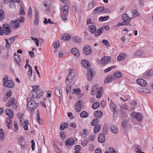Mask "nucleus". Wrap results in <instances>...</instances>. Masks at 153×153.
I'll return each mask as SVG.
<instances>
[{
  "mask_svg": "<svg viewBox=\"0 0 153 153\" xmlns=\"http://www.w3.org/2000/svg\"><path fill=\"white\" fill-rule=\"evenodd\" d=\"M71 53L73 54L76 58L79 57L80 53L78 50L75 48H73L71 50Z\"/></svg>",
  "mask_w": 153,
  "mask_h": 153,
  "instance_id": "nucleus-16",
  "label": "nucleus"
},
{
  "mask_svg": "<svg viewBox=\"0 0 153 153\" xmlns=\"http://www.w3.org/2000/svg\"><path fill=\"white\" fill-rule=\"evenodd\" d=\"M74 70H71L68 73L65 80V83L68 84L71 82L74 77Z\"/></svg>",
  "mask_w": 153,
  "mask_h": 153,
  "instance_id": "nucleus-4",
  "label": "nucleus"
},
{
  "mask_svg": "<svg viewBox=\"0 0 153 153\" xmlns=\"http://www.w3.org/2000/svg\"><path fill=\"white\" fill-rule=\"evenodd\" d=\"M87 113L85 111L81 112L80 114V116L82 118H84L88 116Z\"/></svg>",
  "mask_w": 153,
  "mask_h": 153,
  "instance_id": "nucleus-49",
  "label": "nucleus"
},
{
  "mask_svg": "<svg viewBox=\"0 0 153 153\" xmlns=\"http://www.w3.org/2000/svg\"><path fill=\"white\" fill-rule=\"evenodd\" d=\"M139 91L142 93H150V90L146 88H143L141 89L140 91Z\"/></svg>",
  "mask_w": 153,
  "mask_h": 153,
  "instance_id": "nucleus-48",
  "label": "nucleus"
},
{
  "mask_svg": "<svg viewBox=\"0 0 153 153\" xmlns=\"http://www.w3.org/2000/svg\"><path fill=\"white\" fill-rule=\"evenodd\" d=\"M111 132L114 134H117L119 131V129L115 125H112L110 127Z\"/></svg>",
  "mask_w": 153,
  "mask_h": 153,
  "instance_id": "nucleus-19",
  "label": "nucleus"
},
{
  "mask_svg": "<svg viewBox=\"0 0 153 153\" xmlns=\"http://www.w3.org/2000/svg\"><path fill=\"white\" fill-rule=\"evenodd\" d=\"M103 30V28H100L98 29L97 31H95L94 33L95 36H97L100 35L102 33Z\"/></svg>",
  "mask_w": 153,
  "mask_h": 153,
  "instance_id": "nucleus-35",
  "label": "nucleus"
},
{
  "mask_svg": "<svg viewBox=\"0 0 153 153\" xmlns=\"http://www.w3.org/2000/svg\"><path fill=\"white\" fill-rule=\"evenodd\" d=\"M88 141H89L88 140H85L83 141H82L81 142V143L82 146H85L88 143Z\"/></svg>",
  "mask_w": 153,
  "mask_h": 153,
  "instance_id": "nucleus-63",
  "label": "nucleus"
},
{
  "mask_svg": "<svg viewBox=\"0 0 153 153\" xmlns=\"http://www.w3.org/2000/svg\"><path fill=\"white\" fill-rule=\"evenodd\" d=\"M32 74V68L31 66H29V68L28 69V71L27 74L28 75L30 76Z\"/></svg>",
  "mask_w": 153,
  "mask_h": 153,
  "instance_id": "nucleus-62",
  "label": "nucleus"
},
{
  "mask_svg": "<svg viewBox=\"0 0 153 153\" xmlns=\"http://www.w3.org/2000/svg\"><path fill=\"white\" fill-rule=\"evenodd\" d=\"M87 75V79L89 81H91L92 78L95 76V71L94 69L90 68L88 70Z\"/></svg>",
  "mask_w": 153,
  "mask_h": 153,
  "instance_id": "nucleus-6",
  "label": "nucleus"
},
{
  "mask_svg": "<svg viewBox=\"0 0 153 153\" xmlns=\"http://www.w3.org/2000/svg\"><path fill=\"white\" fill-rule=\"evenodd\" d=\"M83 52L86 55H90L91 53V47L88 45H85L83 48Z\"/></svg>",
  "mask_w": 153,
  "mask_h": 153,
  "instance_id": "nucleus-10",
  "label": "nucleus"
},
{
  "mask_svg": "<svg viewBox=\"0 0 153 153\" xmlns=\"http://www.w3.org/2000/svg\"><path fill=\"white\" fill-rule=\"evenodd\" d=\"M110 107L111 111L113 112H115L117 111L115 104L113 102H111L110 104Z\"/></svg>",
  "mask_w": 153,
  "mask_h": 153,
  "instance_id": "nucleus-39",
  "label": "nucleus"
},
{
  "mask_svg": "<svg viewBox=\"0 0 153 153\" xmlns=\"http://www.w3.org/2000/svg\"><path fill=\"white\" fill-rule=\"evenodd\" d=\"M80 91L81 90L79 88L77 89H74L71 91L72 94H74L76 93V95H78L79 94Z\"/></svg>",
  "mask_w": 153,
  "mask_h": 153,
  "instance_id": "nucleus-42",
  "label": "nucleus"
},
{
  "mask_svg": "<svg viewBox=\"0 0 153 153\" xmlns=\"http://www.w3.org/2000/svg\"><path fill=\"white\" fill-rule=\"evenodd\" d=\"M131 116L136 120L140 122H141L143 119V116L141 113H137L135 112H133L131 113Z\"/></svg>",
  "mask_w": 153,
  "mask_h": 153,
  "instance_id": "nucleus-5",
  "label": "nucleus"
},
{
  "mask_svg": "<svg viewBox=\"0 0 153 153\" xmlns=\"http://www.w3.org/2000/svg\"><path fill=\"white\" fill-rule=\"evenodd\" d=\"M27 107L30 110H34L36 108L37 104L34 101L31 100L30 98L27 97Z\"/></svg>",
  "mask_w": 153,
  "mask_h": 153,
  "instance_id": "nucleus-1",
  "label": "nucleus"
},
{
  "mask_svg": "<svg viewBox=\"0 0 153 153\" xmlns=\"http://www.w3.org/2000/svg\"><path fill=\"white\" fill-rule=\"evenodd\" d=\"M127 123L128 121L127 120H124L122 122V126L124 128L126 127L127 126Z\"/></svg>",
  "mask_w": 153,
  "mask_h": 153,
  "instance_id": "nucleus-61",
  "label": "nucleus"
},
{
  "mask_svg": "<svg viewBox=\"0 0 153 153\" xmlns=\"http://www.w3.org/2000/svg\"><path fill=\"white\" fill-rule=\"evenodd\" d=\"M104 10V7L102 6L100 7H98L93 11L94 14H98L102 12Z\"/></svg>",
  "mask_w": 153,
  "mask_h": 153,
  "instance_id": "nucleus-20",
  "label": "nucleus"
},
{
  "mask_svg": "<svg viewBox=\"0 0 153 153\" xmlns=\"http://www.w3.org/2000/svg\"><path fill=\"white\" fill-rule=\"evenodd\" d=\"M13 123H14V131L17 132L19 130V127L16 121H14Z\"/></svg>",
  "mask_w": 153,
  "mask_h": 153,
  "instance_id": "nucleus-53",
  "label": "nucleus"
},
{
  "mask_svg": "<svg viewBox=\"0 0 153 153\" xmlns=\"http://www.w3.org/2000/svg\"><path fill=\"white\" fill-rule=\"evenodd\" d=\"M20 123L22 126H23V128L25 130H28V126L29 123L28 120L22 121V119L20 120Z\"/></svg>",
  "mask_w": 153,
  "mask_h": 153,
  "instance_id": "nucleus-17",
  "label": "nucleus"
},
{
  "mask_svg": "<svg viewBox=\"0 0 153 153\" xmlns=\"http://www.w3.org/2000/svg\"><path fill=\"white\" fill-rule=\"evenodd\" d=\"M109 18L108 16H107L104 17H100L99 18V20L100 21H105L108 19Z\"/></svg>",
  "mask_w": 153,
  "mask_h": 153,
  "instance_id": "nucleus-58",
  "label": "nucleus"
},
{
  "mask_svg": "<svg viewBox=\"0 0 153 153\" xmlns=\"http://www.w3.org/2000/svg\"><path fill=\"white\" fill-rule=\"evenodd\" d=\"M30 96L31 97L35 98L37 97L38 94L36 92L34 91V90H32L30 94Z\"/></svg>",
  "mask_w": 153,
  "mask_h": 153,
  "instance_id": "nucleus-33",
  "label": "nucleus"
},
{
  "mask_svg": "<svg viewBox=\"0 0 153 153\" xmlns=\"http://www.w3.org/2000/svg\"><path fill=\"white\" fill-rule=\"evenodd\" d=\"M75 142V140L73 139L69 138L66 140L65 144L66 146H68L74 144Z\"/></svg>",
  "mask_w": 153,
  "mask_h": 153,
  "instance_id": "nucleus-21",
  "label": "nucleus"
},
{
  "mask_svg": "<svg viewBox=\"0 0 153 153\" xmlns=\"http://www.w3.org/2000/svg\"><path fill=\"white\" fill-rule=\"evenodd\" d=\"M62 87L61 85L58 86V87L56 88L55 91V93L57 97L59 98V103H60L61 102V98L60 97L62 96V92L61 93L60 91V90L62 89Z\"/></svg>",
  "mask_w": 153,
  "mask_h": 153,
  "instance_id": "nucleus-7",
  "label": "nucleus"
},
{
  "mask_svg": "<svg viewBox=\"0 0 153 153\" xmlns=\"http://www.w3.org/2000/svg\"><path fill=\"white\" fill-rule=\"evenodd\" d=\"M3 32L6 35L8 34L10 31V27L7 24H4L3 25Z\"/></svg>",
  "mask_w": 153,
  "mask_h": 153,
  "instance_id": "nucleus-15",
  "label": "nucleus"
},
{
  "mask_svg": "<svg viewBox=\"0 0 153 153\" xmlns=\"http://www.w3.org/2000/svg\"><path fill=\"white\" fill-rule=\"evenodd\" d=\"M13 41L9 42L7 39H5V41H6V44L5 45V48L9 49L10 48V45H11L13 43V40L14 39V38H12Z\"/></svg>",
  "mask_w": 153,
  "mask_h": 153,
  "instance_id": "nucleus-27",
  "label": "nucleus"
},
{
  "mask_svg": "<svg viewBox=\"0 0 153 153\" xmlns=\"http://www.w3.org/2000/svg\"><path fill=\"white\" fill-rule=\"evenodd\" d=\"M153 74L152 71H150L145 73L144 74V77L146 78H148Z\"/></svg>",
  "mask_w": 153,
  "mask_h": 153,
  "instance_id": "nucleus-43",
  "label": "nucleus"
},
{
  "mask_svg": "<svg viewBox=\"0 0 153 153\" xmlns=\"http://www.w3.org/2000/svg\"><path fill=\"white\" fill-rule=\"evenodd\" d=\"M72 39L74 42L76 43H79L82 41L81 39L77 36H75L73 37Z\"/></svg>",
  "mask_w": 153,
  "mask_h": 153,
  "instance_id": "nucleus-32",
  "label": "nucleus"
},
{
  "mask_svg": "<svg viewBox=\"0 0 153 153\" xmlns=\"http://www.w3.org/2000/svg\"><path fill=\"white\" fill-rule=\"evenodd\" d=\"M10 25L14 29L18 28L20 26L19 21L18 19H15L10 22Z\"/></svg>",
  "mask_w": 153,
  "mask_h": 153,
  "instance_id": "nucleus-12",
  "label": "nucleus"
},
{
  "mask_svg": "<svg viewBox=\"0 0 153 153\" xmlns=\"http://www.w3.org/2000/svg\"><path fill=\"white\" fill-rule=\"evenodd\" d=\"M120 108L121 109L125 110H127L128 109V107L125 104L122 105L120 106Z\"/></svg>",
  "mask_w": 153,
  "mask_h": 153,
  "instance_id": "nucleus-64",
  "label": "nucleus"
},
{
  "mask_svg": "<svg viewBox=\"0 0 153 153\" xmlns=\"http://www.w3.org/2000/svg\"><path fill=\"white\" fill-rule=\"evenodd\" d=\"M88 28L92 33H94L96 29V27L95 26L93 25H90L88 27Z\"/></svg>",
  "mask_w": 153,
  "mask_h": 153,
  "instance_id": "nucleus-30",
  "label": "nucleus"
},
{
  "mask_svg": "<svg viewBox=\"0 0 153 153\" xmlns=\"http://www.w3.org/2000/svg\"><path fill=\"white\" fill-rule=\"evenodd\" d=\"M131 19L139 16V13L135 10H132L131 11Z\"/></svg>",
  "mask_w": 153,
  "mask_h": 153,
  "instance_id": "nucleus-25",
  "label": "nucleus"
},
{
  "mask_svg": "<svg viewBox=\"0 0 153 153\" xmlns=\"http://www.w3.org/2000/svg\"><path fill=\"white\" fill-rule=\"evenodd\" d=\"M43 23L45 24H47L48 23L50 24H52L53 23V22L51 21L50 19H49L48 20H47V19L46 18L44 19V20L43 21Z\"/></svg>",
  "mask_w": 153,
  "mask_h": 153,
  "instance_id": "nucleus-55",
  "label": "nucleus"
},
{
  "mask_svg": "<svg viewBox=\"0 0 153 153\" xmlns=\"http://www.w3.org/2000/svg\"><path fill=\"white\" fill-rule=\"evenodd\" d=\"M81 62L82 66L85 68H88L91 67V65L90 62L86 59L82 60Z\"/></svg>",
  "mask_w": 153,
  "mask_h": 153,
  "instance_id": "nucleus-14",
  "label": "nucleus"
},
{
  "mask_svg": "<svg viewBox=\"0 0 153 153\" xmlns=\"http://www.w3.org/2000/svg\"><path fill=\"white\" fill-rule=\"evenodd\" d=\"M99 90L98 85L97 84L94 85L92 88L91 94L92 95H94Z\"/></svg>",
  "mask_w": 153,
  "mask_h": 153,
  "instance_id": "nucleus-22",
  "label": "nucleus"
},
{
  "mask_svg": "<svg viewBox=\"0 0 153 153\" xmlns=\"http://www.w3.org/2000/svg\"><path fill=\"white\" fill-rule=\"evenodd\" d=\"M59 46V42L58 40L56 41L53 45V47L55 48H58Z\"/></svg>",
  "mask_w": 153,
  "mask_h": 153,
  "instance_id": "nucleus-56",
  "label": "nucleus"
},
{
  "mask_svg": "<svg viewBox=\"0 0 153 153\" xmlns=\"http://www.w3.org/2000/svg\"><path fill=\"white\" fill-rule=\"evenodd\" d=\"M102 112L100 111H97L94 113V115L96 117L101 118L102 116Z\"/></svg>",
  "mask_w": 153,
  "mask_h": 153,
  "instance_id": "nucleus-29",
  "label": "nucleus"
},
{
  "mask_svg": "<svg viewBox=\"0 0 153 153\" xmlns=\"http://www.w3.org/2000/svg\"><path fill=\"white\" fill-rule=\"evenodd\" d=\"M114 77L112 76H109L105 78V82L106 83L109 82L110 81L114 80Z\"/></svg>",
  "mask_w": 153,
  "mask_h": 153,
  "instance_id": "nucleus-36",
  "label": "nucleus"
},
{
  "mask_svg": "<svg viewBox=\"0 0 153 153\" xmlns=\"http://www.w3.org/2000/svg\"><path fill=\"white\" fill-rule=\"evenodd\" d=\"M134 147L137 149L135 151L136 153H139L141 151V147L140 146L136 145L134 146Z\"/></svg>",
  "mask_w": 153,
  "mask_h": 153,
  "instance_id": "nucleus-50",
  "label": "nucleus"
},
{
  "mask_svg": "<svg viewBox=\"0 0 153 153\" xmlns=\"http://www.w3.org/2000/svg\"><path fill=\"white\" fill-rule=\"evenodd\" d=\"M5 113L10 118H13L14 113L12 110L10 109H7L5 111Z\"/></svg>",
  "mask_w": 153,
  "mask_h": 153,
  "instance_id": "nucleus-24",
  "label": "nucleus"
},
{
  "mask_svg": "<svg viewBox=\"0 0 153 153\" xmlns=\"http://www.w3.org/2000/svg\"><path fill=\"white\" fill-rule=\"evenodd\" d=\"M83 104V102L81 100L78 101L75 104V108L77 112H80L82 108V106Z\"/></svg>",
  "mask_w": 153,
  "mask_h": 153,
  "instance_id": "nucleus-9",
  "label": "nucleus"
},
{
  "mask_svg": "<svg viewBox=\"0 0 153 153\" xmlns=\"http://www.w3.org/2000/svg\"><path fill=\"white\" fill-rule=\"evenodd\" d=\"M116 67L115 65H113L111 66V67H109L106 69H105L104 71V72L105 73H106L108 72H109L111 70L113 69H114Z\"/></svg>",
  "mask_w": 153,
  "mask_h": 153,
  "instance_id": "nucleus-54",
  "label": "nucleus"
},
{
  "mask_svg": "<svg viewBox=\"0 0 153 153\" xmlns=\"http://www.w3.org/2000/svg\"><path fill=\"white\" fill-rule=\"evenodd\" d=\"M105 138L104 135L102 133H100L98 136L99 142L101 143H103L105 142Z\"/></svg>",
  "mask_w": 153,
  "mask_h": 153,
  "instance_id": "nucleus-23",
  "label": "nucleus"
},
{
  "mask_svg": "<svg viewBox=\"0 0 153 153\" xmlns=\"http://www.w3.org/2000/svg\"><path fill=\"white\" fill-rule=\"evenodd\" d=\"M18 142V144L20 145L24 143V141L25 140V138L23 136H21L18 138L17 140Z\"/></svg>",
  "mask_w": 153,
  "mask_h": 153,
  "instance_id": "nucleus-47",
  "label": "nucleus"
},
{
  "mask_svg": "<svg viewBox=\"0 0 153 153\" xmlns=\"http://www.w3.org/2000/svg\"><path fill=\"white\" fill-rule=\"evenodd\" d=\"M69 7L67 5H64L62 7L63 13L65 15H68V14Z\"/></svg>",
  "mask_w": 153,
  "mask_h": 153,
  "instance_id": "nucleus-28",
  "label": "nucleus"
},
{
  "mask_svg": "<svg viewBox=\"0 0 153 153\" xmlns=\"http://www.w3.org/2000/svg\"><path fill=\"white\" fill-rule=\"evenodd\" d=\"M99 122V120L97 118L93 120L91 122V125L92 126H95L97 125Z\"/></svg>",
  "mask_w": 153,
  "mask_h": 153,
  "instance_id": "nucleus-45",
  "label": "nucleus"
},
{
  "mask_svg": "<svg viewBox=\"0 0 153 153\" xmlns=\"http://www.w3.org/2000/svg\"><path fill=\"white\" fill-rule=\"evenodd\" d=\"M3 2L5 4H7L9 2L10 7L12 9H15L16 5L15 2L19 3L20 2V0H3Z\"/></svg>",
  "mask_w": 153,
  "mask_h": 153,
  "instance_id": "nucleus-2",
  "label": "nucleus"
},
{
  "mask_svg": "<svg viewBox=\"0 0 153 153\" xmlns=\"http://www.w3.org/2000/svg\"><path fill=\"white\" fill-rule=\"evenodd\" d=\"M4 11L0 9V21L2 20L4 17Z\"/></svg>",
  "mask_w": 153,
  "mask_h": 153,
  "instance_id": "nucleus-51",
  "label": "nucleus"
},
{
  "mask_svg": "<svg viewBox=\"0 0 153 153\" xmlns=\"http://www.w3.org/2000/svg\"><path fill=\"white\" fill-rule=\"evenodd\" d=\"M111 60L110 57L105 56L101 59L100 63L102 65H106L110 62Z\"/></svg>",
  "mask_w": 153,
  "mask_h": 153,
  "instance_id": "nucleus-11",
  "label": "nucleus"
},
{
  "mask_svg": "<svg viewBox=\"0 0 153 153\" xmlns=\"http://www.w3.org/2000/svg\"><path fill=\"white\" fill-rule=\"evenodd\" d=\"M137 82L138 84L142 86H146L147 85L146 82L142 79H137Z\"/></svg>",
  "mask_w": 153,
  "mask_h": 153,
  "instance_id": "nucleus-18",
  "label": "nucleus"
},
{
  "mask_svg": "<svg viewBox=\"0 0 153 153\" xmlns=\"http://www.w3.org/2000/svg\"><path fill=\"white\" fill-rule=\"evenodd\" d=\"M7 78H4L3 84L5 87L10 88H12L14 86V84L12 81L11 80H7Z\"/></svg>",
  "mask_w": 153,
  "mask_h": 153,
  "instance_id": "nucleus-8",
  "label": "nucleus"
},
{
  "mask_svg": "<svg viewBox=\"0 0 153 153\" xmlns=\"http://www.w3.org/2000/svg\"><path fill=\"white\" fill-rule=\"evenodd\" d=\"M100 104L98 102H95L93 103L92 105V108L94 109H96L100 106Z\"/></svg>",
  "mask_w": 153,
  "mask_h": 153,
  "instance_id": "nucleus-52",
  "label": "nucleus"
},
{
  "mask_svg": "<svg viewBox=\"0 0 153 153\" xmlns=\"http://www.w3.org/2000/svg\"><path fill=\"white\" fill-rule=\"evenodd\" d=\"M143 53V51L140 50H138L135 51L134 55L135 56H138L141 55Z\"/></svg>",
  "mask_w": 153,
  "mask_h": 153,
  "instance_id": "nucleus-46",
  "label": "nucleus"
},
{
  "mask_svg": "<svg viewBox=\"0 0 153 153\" xmlns=\"http://www.w3.org/2000/svg\"><path fill=\"white\" fill-rule=\"evenodd\" d=\"M62 36V37L61 38V39L63 40H68L71 38V36L70 35L68 34H64Z\"/></svg>",
  "mask_w": 153,
  "mask_h": 153,
  "instance_id": "nucleus-31",
  "label": "nucleus"
},
{
  "mask_svg": "<svg viewBox=\"0 0 153 153\" xmlns=\"http://www.w3.org/2000/svg\"><path fill=\"white\" fill-rule=\"evenodd\" d=\"M102 88L100 87V88L97 91V94L96 97L97 98H100L102 95Z\"/></svg>",
  "mask_w": 153,
  "mask_h": 153,
  "instance_id": "nucleus-40",
  "label": "nucleus"
},
{
  "mask_svg": "<svg viewBox=\"0 0 153 153\" xmlns=\"http://www.w3.org/2000/svg\"><path fill=\"white\" fill-rule=\"evenodd\" d=\"M122 76V74L121 72L116 71L114 73V77L117 78H121Z\"/></svg>",
  "mask_w": 153,
  "mask_h": 153,
  "instance_id": "nucleus-37",
  "label": "nucleus"
},
{
  "mask_svg": "<svg viewBox=\"0 0 153 153\" xmlns=\"http://www.w3.org/2000/svg\"><path fill=\"white\" fill-rule=\"evenodd\" d=\"M6 105L8 107H10L12 105L14 109H16L17 106L16 99L13 97L11 98L9 100Z\"/></svg>",
  "mask_w": 153,
  "mask_h": 153,
  "instance_id": "nucleus-3",
  "label": "nucleus"
},
{
  "mask_svg": "<svg viewBox=\"0 0 153 153\" xmlns=\"http://www.w3.org/2000/svg\"><path fill=\"white\" fill-rule=\"evenodd\" d=\"M126 54L124 53H120L117 57V61H119L124 59L126 57Z\"/></svg>",
  "mask_w": 153,
  "mask_h": 153,
  "instance_id": "nucleus-26",
  "label": "nucleus"
},
{
  "mask_svg": "<svg viewBox=\"0 0 153 153\" xmlns=\"http://www.w3.org/2000/svg\"><path fill=\"white\" fill-rule=\"evenodd\" d=\"M68 126V124L66 123L63 122L61 123L60 126V128L62 130H63Z\"/></svg>",
  "mask_w": 153,
  "mask_h": 153,
  "instance_id": "nucleus-38",
  "label": "nucleus"
},
{
  "mask_svg": "<svg viewBox=\"0 0 153 153\" xmlns=\"http://www.w3.org/2000/svg\"><path fill=\"white\" fill-rule=\"evenodd\" d=\"M101 128V126L100 124L98 125L97 126L94 127V132L96 133L98 132L100 130Z\"/></svg>",
  "mask_w": 153,
  "mask_h": 153,
  "instance_id": "nucleus-41",
  "label": "nucleus"
},
{
  "mask_svg": "<svg viewBox=\"0 0 153 153\" xmlns=\"http://www.w3.org/2000/svg\"><path fill=\"white\" fill-rule=\"evenodd\" d=\"M42 7L46 11H48L49 9V7L48 3L46 2H44L42 4Z\"/></svg>",
  "mask_w": 153,
  "mask_h": 153,
  "instance_id": "nucleus-34",
  "label": "nucleus"
},
{
  "mask_svg": "<svg viewBox=\"0 0 153 153\" xmlns=\"http://www.w3.org/2000/svg\"><path fill=\"white\" fill-rule=\"evenodd\" d=\"M6 122L7 126L8 128L9 129H10L11 127L10 126V124L11 123V121L9 118H7L6 119Z\"/></svg>",
  "mask_w": 153,
  "mask_h": 153,
  "instance_id": "nucleus-57",
  "label": "nucleus"
},
{
  "mask_svg": "<svg viewBox=\"0 0 153 153\" xmlns=\"http://www.w3.org/2000/svg\"><path fill=\"white\" fill-rule=\"evenodd\" d=\"M122 19L123 21L125 22V25H127L129 23L130 20L131 19V18L128 16L126 13H124L122 16Z\"/></svg>",
  "mask_w": 153,
  "mask_h": 153,
  "instance_id": "nucleus-13",
  "label": "nucleus"
},
{
  "mask_svg": "<svg viewBox=\"0 0 153 153\" xmlns=\"http://www.w3.org/2000/svg\"><path fill=\"white\" fill-rule=\"evenodd\" d=\"M4 139V134L2 129H0V140L1 141H3Z\"/></svg>",
  "mask_w": 153,
  "mask_h": 153,
  "instance_id": "nucleus-44",
  "label": "nucleus"
},
{
  "mask_svg": "<svg viewBox=\"0 0 153 153\" xmlns=\"http://www.w3.org/2000/svg\"><path fill=\"white\" fill-rule=\"evenodd\" d=\"M33 89V90H34V91L38 92L39 91V86L37 85H34L32 86Z\"/></svg>",
  "mask_w": 153,
  "mask_h": 153,
  "instance_id": "nucleus-60",
  "label": "nucleus"
},
{
  "mask_svg": "<svg viewBox=\"0 0 153 153\" xmlns=\"http://www.w3.org/2000/svg\"><path fill=\"white\" fill-rule=\"evenodd\" d=\"M109 153H118V152L116 151L114 149L111 147H110L108 149Z\"/></svg>",
  "mask_w": 153,
  "mask_h": 153,
  "instance_id": "nucleus-59",
  "label": "nucleus"
}]
</instances>
